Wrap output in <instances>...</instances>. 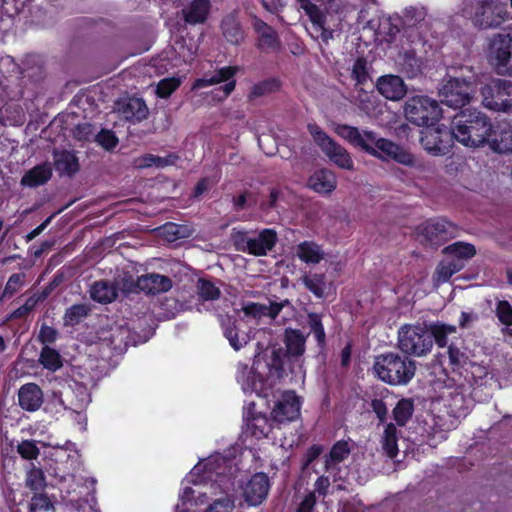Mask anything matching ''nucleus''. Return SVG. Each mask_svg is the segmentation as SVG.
<instances>
[{
  "instance_id": "f257e3e1",
  "label": "nucleus",
  "mask_w": 512,
  "mask_h": 512,
  "mask_svg": "<svg viewBox=\"0 0 512 512\" xmlns=\"http://www.w3.org/2000/svg\"><path fill=\"white\" fill-rule=\"evenodd\" d=\"M236 470V459L219 453L200 461L182 482L180 502L182 505L193 502L198 506L210 500L204 512H238L235 498L226 492Z\"/></svg>"
},
{
  "instance_id": "f03ea898",
  "label": "nucleus",
  "mask_w": 512,
  "mask_h": 512,
  "mask_svg": "<svg viewBox=\"0 0 512 512\" xmlns=\"http://www.w3.org/2000/svg\"><path fill=\"white\" fill-rule=\"evenodd\" d=\"M43 446L51 448L48 452L49 470L59 479L62 492L71 496L77 489L79 495L94 491L96 480L89 478L82 468L81 455L75 443L67 440L64 444L47 442Z\"/></svg>"
},
{
  "instance_id": "7ed1b4c3",
  "label": "nucleus",
  "mask_w": 512,
  "mask_h": 512,
  "mask_svg": "<svg viewBox=\"0 0 512 512\" xmlns=\"http://www.w3.org/2000/svg\"><path fill=\"white\" fill-rule=\"evenodd\" d=\"M299 7L310 20L307 28L310 36L324 44L334 37V32L341 29L348 2L345 0H297Z\"/></svg>"
},
{
  "instance_id": "20e7f679",
  "label": "nucleus",
  "mask_w": 512,
  "mask_h": 512,
  "mask_svg": "<svg viewBox=\"0 0 512 512\" xmlns=\"http://www.w3.org/2000/svg\"><path fill=\"white\" fill-rule=\"evenodd\" d=\"M283 369L281 355L275 349H266L255 355L252 365L237 364L236 381L245 394L261 396L270 378H279Z\"/></svg>"
},
{
  "instance_id": "39448f33",
  "label": "nucleus",
  "mask_w": 512,
  "mask_h": 512,
  "mask_svg": "<svg viewBox=\"0 0 512 512\" xmlns=\"http://www.w3.org/2000/svg\"><path fill=\"white\" fill-rule=\"evenodd\" d=\"M451 128L454 140L470 148L488 145L492 136L489 118L476 109H466L457 114Z\"/></svg>"
},
{
  "instance_id": "423d86ee",
  "label": "nucleus",
  "mask_w": 512,
  "mask_h": 512,
  "mask_svg": "<svg viewBox=\"0 0 512 512\" xmlns=\"http://www.w3.org/2000/svg\"><path fill=\"white\" fill-rule=\"evenodd\" d=\"M458 13L484 30L498 28L509 18L507 4L502 0H462Z\"/></svg>"
},
{
  "instance_id": "0eeeda50",
  "label": "nucleus",
  "mask_w": 512,
  "mask_h": 512,
  "mask_svg": "<svg viewBox=\"0 0 512 512\" xmlns=\"http://www.w3.org/2000/svg\"><path fill=\"white\" fill-rule=\"evenodd\" d=\"M374 371L377 377L391 385H405L414 377L416 365L408 357L387 353L376 358Z\"/></svg>"
},
{
  "instance_id": "6e6552de",
  "label": "nucleus",
  "mask_w": 512,
  "mask_h": 512,
  "mask_svg": "<svg viewBox=\"0 0 512 512\" xmlns=\"http://www.w3.org/2000/svg\"><path fill=\"white\" fill-rule=\"evenodd\" d=\"M444 398L449 419L440 415L434 416L431 427L433 438L439 441L447 438V433L456 427L457 419L465 417L472 404L471 399L466 397L460 388L448 391Z\"/></svg>"
},
{
  "instance_id": "1a4fd4ad",
  "label": "nucleus",
  "mask_w": 512,
  "mask_h": 512,
  "mask_svg": "<svg viewBox=\"0 0 512 512\" xmlns=\"http://www.w3.org/2000/svg\"><path fill=\"white\" fill-rule=\"evenodd\" d=\"M403 113L407 121L419 127L432 126L441 118L438 102L424 95L409 97L404 103Z\"/></svg>"
},
{
  "instance_id": "9d476101",
  "label": "nucleus",
  "mask_w": 512,
  "mask_h": 512,
  "mask_svg": "<svg viewBox=\"0 0 512 512\" xmlns=\"http://www.w3.org/2000/svg\"><path fill=\"white\" fill-rule=\"evenodd\" d=\"M399 348L406 354L421 357L433 347L432 334L423 324H405L398 331Z\"/></svg>"
},
{
  "instance_id": "9b49d317",
  "label": "nucleus",
  "mask_w": 512,
  "mask_h": 512,
  "mask_svg": "<svg viewBox=\"0 0 512 512\" xmlns=\"http://www.w3.org/2000/svg\"><path fill=\"white\" fill-rule=\"evenodd\" d=\"M476 93L475 81L450 77L439 89V97L443 104L452 108H461L468 104Z\"/></svg>"
},
{
  "instance_id": "f8f14e48",
  "label": "nucleus",
  "mask_w": 512,
  "mask_h": 512,
  "mask_svg": "<svg viewBox=\"0 0 512 512\" xmlns=\"http://www.w3.org/2000/svg\"><path fill=\"white\" fill-rule=\"evenodd\" d=\"M308 130L321 151L333 164L345 170L354 169V161L350 153L343 146L329 137L316 124H309Z\"/></svg>"
},
{
  "instance_id": "ddd939ff",
  "label": "nucleus",
  "mask_w": 512,
  "mask_h": 512,
  "mask_svg": "<svg viewBox=\"0 0 512 512\" xmlns=\"http://www.w3.org/2000/svg\"><path fill=\"white\" fill-rule=\"evenodd\" d=\"M483 105L494 111H512V82L492 79L481 88Z\"/></svg>"
},
{
  "instance_id": "4468645a",
  "label": "nucleus",
  "mask_w": 512,
  "mask_h": 512,
  "mask_svg": "<svg viewBox=\"0 0 512 512\" xmlns=\"http://www.w3.org/2000/svg\"><path fill=\"white\" fill-rule=\"evenodd\" d=\"M487 57L499 74L512 76V35L497 33L490 37Z\"/></svg>"
},
{
  "instance_id": "2eb2a0df",
  "label": "nucleus",
  "mask_w": 512,
  "mask_h": 512,
  "mask_svg": "<svg viewBox=\"0 0 512 512\" xmlns=\"http://www.w3.org/2000/svg\"><path fill=\"white\" fill-rule=\"evenodd\" d=\"M236 249L255 256L266 255L276 243V233L271 229H264L256 236H250L246 232L234 234Z\"/></svg>"
},
{
  "instance_id": "dca6fc26",
  "label": "nucleus",
  "mask_w": 512,
  "mask_h": 512,
  "mask_svg": "<svg viewBox=\"0 0 512 512\" xmlns=\"http://www.w3.org/2000/svg\"><path fill=\"white\" fill-rule=\"evenodd\" d=\"M453 141L452 128L448 129L445 126H426L421 132V145L434 156L449 153Z\"/></svg>"
},
{
  "instance_id": "f3484780",
  "label": "nucleus",
  "mask_w": 512,
  "mask_h": 512,
  "mask_svg": "<svg viewBox=\"0 0 512 512\" xmlns=\"http://www.w3.org/2000/svg\"><path fill=\"white\" fill-rule=\"evenodd\" d=\"M369 144L374 150V153H369L372 156L382 160L391 159L405 166L414 164V157L410 152L388 139L378 137L375 132L374 139Z\"/></svg>"
},
{
  "instance_id": "a211bd4d",
  "label": "nucleus",
  "mask_w": 512,
  "mask_h": 512,
  "mask_svg": "<svg viewBox=\"0 0 512 512\" xmlns=\"http://www.w3.org/2000/svg\"><path fill=\"white\" fill-rule=\"evenodd\" d=\"M369 144L374 150V153H369L372 156L382 160L391 159L405 166L414 164V157L410 152L388 139L378 137L375 132L374 139Z\"/></svg>"
},
{
  "instance_id": "6ab92c4d",
  "label": "nucleus",
  "mask_w": 512,
  "mask_h": 512,
  "mask_svg": "<svg viewBox=\"0 0 512 512\" xmlns=\"http://www.w3.org/2000/svg\"><path fill=\"white\" fill-rule=\"evenodd\" d=\"M417 233L431 245H439L454 237L455 227L445 219H430L418 226Z\"/></svg>"
},
{
  "instance_id": "aec40b11",
  "label": "nucleus",
  "mask_w": 512,
  "mask_h": 512,
  "mask_svg": "<svg viewBox=\"0 0 512 512\" xmlns=\"http://www.w3.org/2000/svg\"><path fill=\"white\" fill-rule=\"evenodd\" d=\"M236 71L237 67H223L215 71L211 76H204L203 78L197 79L193 84V88L198 89L210 85H216L221 82H226L223 86L216 89L217 93L215 98L217 100H223L227 98L235 88L236 82L233 77Z\"/></svg>"
},
{
  "instance_id": "412c9836",
  "label": "nucleus",
  "mask_w": 512,
  "mask_h": 512,
  "mask_svg": "<svg viewBox=\"0 0 512 512\" xmlns=\"http://www.w3.org/2000/svg\"><path fill=\"white\" fill-rule=\"evenodd\" d=\"M270 487L271 482L266 473H255L242 485L243 499L249 506H259L266 500Z\"/></svg>"
},
{
  "instance_id": "4be33fe9",
  "label": "nucleus",
  "mask_w": 512,
  "mask_h": 512,
  "mask_svg": "<svg viewBox=\"0 0 512 512\" xmlns=\"http://www.w3.org/2000/svg\"><path fill=\"white\" fill-rule=\"evenodd\" d=\"M425 16L426 11L423 7L409 6L401 14L383 17L379 26L385 30L386 25H389L387 34L392 36L400 31L401 26L412 27L424 20Z\"/></svg>"
},
{
  "instance_id": "5701e85b",
  "label": "nucleus",
  "mask_w": 512,
  "mask_h": 512,
  "mask_svg": "<svg viewBox=\"0 0 512 512\" xmlns=\"http://www.w3.org/2000/svg\"><path fill=\"white\" fill-rule=\"evenodd\" d=\"M300 414V401L295 392L286 391L276 402L271 415L273 421L283 423L295 420Z\"/></svg>"
},
{
  "instance_id": "b1692460",
  "label": "nucleus",
  "mask_w": 512,
  "mask_h": 512,
  "mask_svg": "<svg viewBox=\"0 0 512 512\" xmlns=\"http://www.w3.org/2000/svg\"><path fill=\"white\" fill-rule=\"evenodd\" d=\"M335 133L349 142L351 145L360 147L367 153H374L370 142L374 139V132L370 130H359L354 126L339 124L334 129Z\"/></svg>"
},
{
  "instance_id": "393cba45",
  "label": "nucleus",
  "mask_w": 512,
  "mask_h": 512,
  "mask_svg": "<svg viewBox=\"0 0 512 512\" xmlns=\"http://www.w3.org/2000/svg\"><path fill=\"white\" fill-rule=\"evenodd\" d=\"M121 117L130 122H139L148 115V108L140 98H126L118 101L115 106Z\"/></svg>"
},
{
  "instance_id": "a878e982",
  "label": "nucleus",
  "mask_w": 512,
  "mask_h": 512,
  "mask_svg": "<svg viewBox=\"0 0 512 512\" xmlns=\"http://www.w3.org/2000/svg\"><path fill=\"white\" fill-rule=\"evenodd\" d=\"M44 401L42 389L35 383H26L18 390L19 406L28 412L40 409Z\"/></svg>"
},
{
  "instance_id": "bb28decb",
  "label": "nucleus",
  "mask_w": 512,
  "mask_h": 512,
  "mask_svg": "<svg viewBox=\"0 0 512 512\" xmlns=\"http://www.w3.org/2000/svg\"><path fill=\"white\" fill-rule=\"evenodd\" d=\"M376 87L382 96L392 101L400 100L407 92L403 79L396 75L381 76L377 81Z\"/></svg>"
},
{
  "instance_id": "cd10ccee",
  "label": "nucleus",
  "mask_w": 512,
  "mask_h": 512,
  "mask_svg": "<svg viewBox=\"0 0 512 512\" xmlns=\"http://www.w3.org/2000/svg\"><path fill=\"white\" fill-rule=\"evenodd\" d=\"M137 287L147 294H159L172 288V280L158 273H149L137 278Z\"/></svg>"
},
{
  "instance_id": "c85d7f7f",
  "label": "nucleus",
  "mask_w": 512,
  "mask_h": 512,
  "mask_svg": "<svg viewBox=\"0 0 512 512\" xmlns=\"http://www.w3.org/2000/svg\"><path fill=\"white\" fill-rule=\"evenodd\" d=\"M488 146L497 153L512 152V125L501 123L492 127V136L489 137Z\"/></svg>"
},
{
  "instance_id": "c756f323",
  "label": "nucleus",
  "mask_w": 512,
  "mask_h": 512,
  "mask_svg": "<svg viewBox=\"0 0 512 512\" xmlns=\"http://www.w3.org/2000/svg\"><path fill=\"white\" fill-rule=\"evenodd\" d=\"M253 27L258 34V47L263 51L276 50L279 47L277 32L259 18H255Z\"/></svg>"
},
{
  "instance_id": "7c9ffc66",
  "label": "nucleus",
  "mask_w": 512,
  "mask_h": 512,
  "mask_svg": "<svg viewBox=\"0 0 512 512\" xmlns=\"http://www.w3.org/2000/svg\"><path fill=\"white\" fill-rule=\"evenodd\" d=\"M309 187L319 194H329L337 186L336 175L328 169L315 171L309 179Z\"/></svg>"
},
{
  "instance_id": "2f4dec72",
  "label": "nucleus",
  "mask_w": 512,
  "mask_h": 512,
  "mask_svg": "<svg viewBox=\"0 0 512 512\" xmlns=\"http://www.w3.org/2000/svg\"><path fill=\"white\" fill-rule=\"evenodd\" d=\"M283 304L271 303L270 305H264L259 303L249 302L242 308L245 316L255 319L256 321H262L264 318L275 319L281 311Z\"/></svg>"
},
{
  "instance_id": "473e14b6",
  "label": "nucleus",
  "mask_w": 512,
  "mask_h": 512,
  "mask_svg": "<svg viewBox=\"0 0 512 512\" xmlns=\"http://www.w3.org/2000/svg\"><path fill=\"white\" fill-rule=\"evenodd\" d=\"M253 407L254 403H250L245 413L247 432H250L255 438L260 439L268 435L272 426L265 415L252 414L251 409Z\"/></svg>"
},
{
  "instance_id": "72a5a7b5",
  "label": "nucleus",
  "mask_w": 512,
  "mask_h": 512,
  "mask_svg": "<svg viewBox=\"0 0 512 512\" xmlns=\"http://www.w3.org/2000/svg\"><path fill=\"white\" fill-rule=\"evenodd\" d=\"M90 297L95 302L108 304L118 296V289L114 282L100 280L94 282L89 289Z\"/></svg>"
},
{
  "instance_id": "f704fd0d",
  "label": "nucleus",
  "mask_w": 512,
  "mask_h": 512,
  "mask_svg": "<svg viewBox=\"0 0 512 512\" xmlns=\"http://www.w3.org/2000/svg\"><path fill=\"white\" fill-rule=\"evenodd\" d=\"M210 0H193L182 10L184 19L189 24L204 23L210 12Z\"/></svg>"
},
{
  "instance_id": "c9c22d12",
  "label": "nucleus",
  "mask_w": 512,
  "mask_h": 512,
  "mask_svg": "<svg viewBox=\"0 0 512 512\" xmlns=\"http://www.w3.org/2000/svg\"><path fill=\"white\" fill-rule=\"evenodd\" d=\"M52 176V168L48 163L35 166L27 171L22 179L21 185L25 187H37L45 184Z\"/></svg>"
},
{
  "instance_id": "e433bc0d",
  "label": "nucleus",
  "mask_w": 512,
  "mask_h": 512,
  "mask_svg": "<svg viewBox=\"0 0 512 512\" xmlns=\"http://www.w3.org/2000/svg\"><path fill=\"white\" fill-rule=\"evenodd\" d=\"M70 388H71L72 393L74 394L75 399H76V402L73 404V407L71 409L76 412V416L78 418V423L81 425L80 428L82 430H85L86 417L84 415H82L80 412H78L77 410H82L85 407H87V405L91 401L90 393L88 391V388L84 384L79 383V382H74L70 386Z\"/></svg>"
},
{
  "instance_id": "4c0bfd02",
  "label": "nucleus",
  "mask_w": 512,
  "mask_h": 512,
  "mask_svg": "<svg viewBox=\"0 0 512 512\" xmlns=\"http://www.w3.org/2000/svg\"><path fill=\"white\" fill-rule=\"evenodd\" d=\"M296 256L306 264L315 265L324 259L325 252L313 241H304L296 248Z\"/></svg>"
},
{
  "instance_id": "58836bf2",
  "label": "nucleus",
  "mask_w": 512,
  "mask_h": 512,
  "mask_svg": "<svg viewBox=\"0 0 512 512\" xmlns=\"http://www.w3.org/2000/svg\"><path fill=\"white\" fill-rule=\"evenodd\" d=\"M464 264L461 259H451L446 257L436 268L434 280L437 284L447 282L455 273L463 268Z\"/></svg>"
},
{
  "instance_id": "ea45409f",
  "label": "nucleus",
  "mask_w": 512,
  "mask_h": 512,
  "mask_svg": "<svg viewBox=\"0 0 512 512\" xmlns=\"http://www.w3.org/2000/svg\"><path fill=\"white\" fill-rule=\"evenodd\" d=\"M54 164L60 174L73 175L79 170L78 159L74 153L69 151H56L54 153Z\"/></svg>"
},
{
  "instance_id": "a19ab883",
  "label": "nucleus",
  "mask_w": 512,
  "mask_h": 512,
  "mask_svg": "<svg viewBox=\"0 0 512 512\" xmlns=\"http://www.w3.org/2000/svg\"><path fill=\"white\" fill-rule=\"evenodd\" d=\"M221 28L224 38L229 43L237 45L243 41L244 33L235 15L226 16Z\"/></svg>"
},
{
  "instance_id": "79ce46f5",
  "label": "nucleus",
  "mask_w": 512,
  "mask_h": 512,
  "mask_svg": "<svg viewBox=\"0 0 512 512\" xmlns=\"http://www.w3.org/2000/svg\"><path fill=\"white\" fill-rule=\"evenodd\" d=\"M178 159V156L175 154H169L165 157L155 156L152 154H146L141 157H138L134 160V166L138 169L148 168V167H157L163 168L169 165H174Z\"/></svg>"
},
{
  "instance_id": "37998d69",
  "label": "nucleus",
  "mask_w": 512,
  "mask_h": 512,
  "mask_svg": "<svg viewBox=\"0 0 512 512\" xmlns=\"http://www.w3.org/2000/svg\"><path fill=\"white\" fill-rule=\"evenodd\" d=\"M351 448L352 444L347 441L336 442L331 448L329 456L325 462L327 471L332 472L336 465L344 461L349 456Z\"/></svg>"
},
{
  "instance_id": "c03bdc74",
  "label": "nucleus",
  "mask_w": 512,
  "mask_h": 512,
  "mask_svg": "<svg viewBox=\"0 0 512 512\" xmlns=\"http://www.w3.org/2000/svg\"><path fill=\"white\" fill-rule=\"evenodd\" d=\"M398 65L408 78H415L422 72V62L413 51H406L401 55Z\"/></svg>"
},
{
  "instance_id": "a18cd8bd",
  "label": "nucleus",
  "mask_w": 512,
  "mask_h": 512,
  "mask_svg": "<svg viewBox=\"0 0 512 512\" xmlns=\"http://www.w3.org/2000/svg\"><path fill=\"white\" fill-rule=\"evenodd\" d=\"M306 338L302 332L295 329H288L285 332V344L287 352L291 356H301L305 351Z\"/></svg>"
},
{
  "instance_id": "49530a36",
  "label": "nucleus",
  "mask_w": 512,
  "mask_h": 512,
  "mask_svg": "<svg viewBox=\"0 0 512 512\" xmlns=\"http://www.w3.org/2000/svg\"><path fill=\"white\" fill-rule=\"evenodd\" d=\"M382 449L388 457L394 458L398 454V431L397 428L389 423L385 426L382 436Z\"/></svg>"
},
{
  "instance_id": "de8ad7c7",
  "label": "nucleus",
  "mask_w": 512,
  "mask_h": 512,
  "mask_svg": "<svg viewBox=\"0 0 512 512\" xmlns=\"http://www.w3.org/2000/svg\"><path fill=\"white\" fill-rule=\"evenodd\" d=\"M444 252L447 253L451 259H461L464 263V260L469 259L475 255V247L472 244L464 243V242H455L444 249Z\"/></svg>"
},
{
  "instance_id": "09e8293b",
  "label": "nucleus",
  "mask_w": 512,
  "mask_h": 512,
  "mask_svg": "<svg viewBox=\"0 0 512 512\" xmlns=\"http://www.w3.org/2000/svg\"><path fill=\"white\" fill-rule=\"evenodd\" d=\"M432 334L433 342L439 347H445L448 344V336L456 333V326L444 323H435L429 329Z\"/></svg>"
},
{
  "instance_id": "8fccbe9b",
  "label": "nucleus",
  "mask_w": 512,
  "mask_h": 512,
  "mask_svg": "<svg viewBox=\"0 0 512 512\" xmlns=\"http://www.w3.org/2000/svg\"><path fill=\"white\" fill-rule=\"evenodd\" d=\"M354 103L361 111L370 115L375 108V95L373 92L366 91L363 86L355 87Z\"/></svg>"
},
{
  "instance_id": "3c124183",
  "label": "nucleus",
  "mask_w": 512,
  "mask_h": 512,
  "mask_svg": "<svg viewBox=\"0 0 512 512\" xmlns=\"http://www.w3.org/2000/svg\"><path fill=\"white\" fill-rule=\"evenodd\" d=\"M351 78L355 81V87L364 86L369 80L368 62L364 58H358L351 67Z\"/></svg>"
},
{
  "instance_id": "603ef678",
  "label": "nucleus",
  "mask_w": 512,
  "mask_h": 512,
  "mask_svg": "<svg viewBox=\"0 0 512 512\" xmlns=\"http://www.w3.org/2000/svg\"><path fill=\"white\" fill-rule=\"evenodd\" d=\"M40 363L50 371H56L62 366L60 354L49 346H44L40 353Z\"/></svg>"
},
{
  "instance_id": "864d4df0",
  "label": "nucleus",
  "mask_w": 512,
  "mask_h": 512,
  "mask_svg": "<svg viewBox=\"0 0 512 512\" xmlns=\"http://www.w3.org/2000/svg\"><path fill=\"white\" fill-rule=\"evenodd\" d=\"M302 282L316 297L321 298L326 290L325 277L323 274H308L302 278Z\"/></svg>"
},
{
  "instance_id": "5fc2aeb1",
  "label": "nucleus",
  "mask_w": 512,
  "mask_h": 512,
  "mask_svg": "<svg viewBox=\"0 0 512 512\" xmlns=\"http://www.w3.org/2000/svg\"><path fill=\"white\" fill-rule=\"evenodd\" d=\"M89 308L85 304H75L69 307L63 317L65 326H75L85 318L88 314Z\"/></svg>"
},
{
  "instance_id": "6e6d98bb",
  "label": "nucleus",
  "mask_w": 512,
  "mask_h": 512,
  "mask_svg": "<svg viewBox=\"0 0 512 512\" xmlns=\"http://www.w3.org/2000/svg\"><path fill=\"white\" fill-rule=\"evenodd\" d=\"M413 414V403L409 399H401L393 410V417L399 426H403Z\"/></svg>"
},
{
  "instance_id": "4d7b16f0",
  "label": "nucleus",
  "mask_w": 512,
  "mask_h": 512,
  "mask_svg": "<svg viewBox=\"0 0 512 512\" xmlns=\"http://www.w3.org/2000/svg\"><path fill=\"white\" fill-rule=\"evenodd\" d=\"M224 335L228 339L230 345L235 349L239 350L244 347L250 340L249 336L245 332H240L236 327H225Z\"/></svg>"
},
{
  "instance_id": "13d9d810",
  "label": "nucleus",
  "mask_w": 512,
  "mask_h": 512,
  "mask_svg": "<svg viewBox=\"0 0 512 512\" xmlns=\"http://www.w3.org/2000/svg\"><path fill=\"white\" fill-rule=\"evenodd\" d=\"M45 484L46 482L43 471L32 464L26 476L27 487L31 490L39 491L45 487Z\"/></svg>"
},
{
  "instance_id": "bf43d9fd",
  "label": "nucleus",
  "mask_w": 512,
  "mask_h": 512,
  "mask_svg": "<svg viewBox=\"0 0 512 512\" xmlns=\"http://www.w3.org/2000/svg\"><path fill=\"white\" fill-rule=\"evenodd\" d=\"M197 291L203 300H215L220 296V290L213 282L207 279H199L197 282Z\"/></svg>"
},
{
  "instance_id": "052dcab7",
  "label": "nucleus",
  "mask_w": 512,
  "mask_h": 512,
  "mask_svg": "<svg viewBox=\"0 0 512 512\" xmlns=\"http://www.w3.org/2000/svg\"><path fill=\"white\" fill-rule=\"evenodd\" d=\"M308 325L310 327L311 332L314 334L318 344L323 345L326 340V334L320 315L316 313L308 314Z\"/></svg>"
},
{
  "instance_id": "680f3d73",
  "label": "nucleus",
  "mask_w": 512,
  "mask_h": 512,
  "mask_svg": "<svg viewBox=\"0 0 512 512\" xmlns=\"http://www.w3.org/2000/svg\"><path fill=\"white\" fill-rule=\"evenodd\" d=\"M180 84L181 79L178 77L162 79L156 87V93L161 98H167L180 86Z\"/></svg>"
},
{
  "instance_id": "e2e57ef3",
  "label": "nucleus",
  "mask_w": 512,
  "mask_h": 512,
  "mask_svg": "<svg viewBox=\"0 0 512 512\" xmlns=\"http://www.w3.org/2000/svg\"><path fill=\"white\" fill-rule=\"evenodd\" d=\"M30 512H55V510L47 496L38 494L31 499Z\"/></svg>"
},
{
  "instance_id": "0e129e2a",
  "label": "nucleus",
  "mask_w": 512,
  "mask_h": 512,
  "mask_svg": "<svg viewBox=\"0 0 512 512\" xmlns=\"http://www.w3.org/2000/svg\"><path fill=\"white\" fill-rule=\"evenodd\" d=\"M17 452L22 458L27 460H34L39 455V449L33 440H24L17 446Z\"/></svg>"
},
{
  "instance_id": "69168bd1",
  "label": "nucleus",
  "mask_w": 512,
  "mask_h": 512,
  "mask_svg": "<svg viewBox=\"0 0 512 512\" xmlns=\"http://www.w3.org/2000/svg\"><path fill=\"white\" fill-rule=\"evenodd\" d=\"M24 279L25 274L23 273L12 274L5 285L3 296H11L16 293L24 284Z\"/></svg>"
},
{
  "instance_id": "338daca9",
  "label": "nucleus",
  "mask_w": 512,
  "mask_h": 512,
  "mask_svg": "<svg viewBox=\"0 0 512 512\" xmlns=\"http://www.w3.org/2000/svg\"><path fill=\"white\" fill-rule=\"evenodd\" d=\"M96 142L102 146L106 150L113 149L117 143L118 139L114 135L112 131L102 130L95 136Z\"/></svg>"
},
{
  "instance_id": "774afa93",
  "label": "nucleus",
  "mask_w": 512,
  "mask_h": 512,
  "mask_svg": "<svg viewBox=\"0 0 512 512\" xmlns=\"http://www.w3.org/2000/svg\"><path fill=\"white\" fill-rule=\"evenodd\" d=\"M496 314L501 323L512 325V307L507 301H500L497 304Z\"/></svg>"
}]
</instances>
